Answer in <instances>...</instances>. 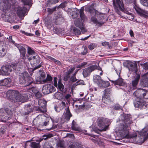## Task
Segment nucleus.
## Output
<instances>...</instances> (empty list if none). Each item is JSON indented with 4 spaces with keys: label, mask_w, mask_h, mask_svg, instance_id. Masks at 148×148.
Segmentation results:
<instances>
[{
    "label": "nucleus",
    "mask_w": 148,
    "mask_h": 148,
    "mask_svg": "<svg viewBox=\"0 0 148 148\" xmlns=\"http://www.w3.org/2000/svg\"><path fill=\"white\" fill-rule=\"evenodd\" d=\"M59 0H50V2L53 4H56V3L58 2Z\"/></svg>",
    "instance_id": "obj_57"
},
{
    "label": "nucleus",
    "mask_w": 148,
    "mask_h": 148,
    "mask_svg": "<svg viewBox=\"0 0 148 148\" xmlns=\"http://www.w3.org/2000/svg\"><path fill=\"white\" fill-rule=\"evenodd\" d=\"M48 17H47L45 18V24L46 26L48 28H51L52 27L51 22L50 21H48Z\"/></svg>",
    "instance_id": "obj_31"
},
{
    "label": "nucleus",
    "mask_w": 148,
    "mask_h": 148,
    "mask_svg": "<svg viewBox=\"0 0 148 148\" xmlns=\"http://www.w3.org/2000/svg\"><path fill=\"white\" fill-rule=\"evenodd\" d=\"M6 94L7 97L9 98L14 103H23L27 100V96L26 95L21 94L16 90H9L6 92Z\"/></svg>",
    "instance_id": "obj_2"
},
{
    "label": "nucleus",
    "mask_w": 148,
    "mask_h": 148,
    "mask_svg": "<svg viewBox=\"0 0 148 148\" xmlns=\"http://www.w3.org/2000/svg\"><path fill=\"white\" fill-rule=\"evenodd\" d=\"M54 63L58 65H60L61 64V62L59 61V60H58L56 59H55V60H54Z\"/></svg>",
    "instance_id": "obj_58"
},
{
    "label": "nucleus",
    "mask_w": 148,
    "mask_h": 148,
    "mask_svg": "<svg viewBox=\"0 0 148 148\" xmlns=\"http://www.w3.org/2000/svg\"><path fill=\"white\" fill-rule=\"evenodd\" d=\"M140 76L138 74L136 73V75L134 76V78L132 81V85L133 89H135L137 88V86L138 84L140 79Z\"/></svg>",
    "instance_id": "obj_12"
},
{
    "label": "nucleus",
    "mask_w": 148,
    "mask_h": 148,
    "mask_svg": "<svg viewBox=\"0 0 148 148\" xmlns=\"http://www.w3.org/2000/svg\"><path fill=\"white\" fill-rule=\"evenodd\" d=\"M84 9L83 8H82L79 11V13H80V17L82 20H86L87 18L85 16L84 12Z\"/></svg>",
    "instance_id": "obj_26"
},
{
    "label": "nucleus",
    "mask_w": 148,
    "mask_h": 148,
    "mask_svg": "<svg viewBox=\"0 0 148 148\" xmlns=\"http://www.w3.org/2000/svg\"><path fill=\"white\" fill-rule=\"evenodd\" d=\"M56 8H57V6H56L52 8H48L47 9V11L48 12V15H50L53 13L54 11L56 10Z\"/></svg>",
    "instance_id": "obj_40"
},
{
    "label": "nucleus",
    "mask_w": 148,
    "mask_h": 148,
    "mask_svg": "<svg viewBox=\"0 0 148 148\" xmlns=\"http://www.w3.org/2000/svg\"><path fill=\"white\" fill-rule=\"evenodd\" d=\"M19 82L20 84H23L25 85V83H26L25 80H26L25 78L23 77L20 76L19 77Z\"/></svg>",
    "instance_id": "obj_43"
},
{
    "label": "nucleus",
    "mask_w": 148,
    "mask_h": 148,
    "mask_svg": "<svg viewBox=\"0 0 148 148\" xmlns=\"http://www.w3.org/2000/svg\"><path fill=\"white\" fill-rule=\"evenodd\" d=\"M91 21L92 22L94 23L96 25H99L101 26L103 24V23H100L97 20V18L94 16H92L90 19Z\"/></svg>",
    "instance_id": "obj_27"
},
{
    "label": "nucleus",
    "mask_w": 148,
    "mask_h": 148,
    "mask_svg": "<svg viewBox=\"0 0 148 148\" xmlns=\"http://www.w3.org/2000/svg\"><path fill=\"white\" fill-rule=\"evenodd\" d=\"M97 66L92 65L83 70V74L84 77H86L89 75L91 73L97 69Z\"/></svg>",
    "instance_id": "obj_9"
},
{
    "label": "nucleus",
    "mask_w": 148,
    "mask_h": 148,
    "mask_svg": "<svg viewBox=\"0 0 148 148\" xmlns=\"http://www.w3.org/2000/svg\"><path fill=\"white\" fill-rule=\"evenodd\" d=\"M111 81L115 85H117L120 86H126V84L123 82V79L122 78L119 79L115 81L112 80Z\"/></svg>",
    "instance_id": "obj_19"
},
{
    "label": "nucleus",
    "mask_w": 148,
    "mask_h": 148,
    "mask_svg": "<svg viewBox=\"0 0 148 148\" xmlns=\"http://www.w3.org/2000/svg\"><path fill=\"white\" fill-rule=\"evenodd\" d=\"M128 68L130 71H134L136 75L137 70V66L136 63L130 62L128 64Z\"/></svg>",
    "instance_id": "obj_17"
},
{
    "label": "nucleus",
    "mask_w": 148,
    "mask_h": 148,
    "mask_svg": "<svg viewBox=\"0 0 148 148\" xmlns=\"http://www.w3.org/2000/svg\"><path fill=\"white\" fill-rule=\"evenodd\" d=\"M26 83L25 84V86H28L30 84L33 83L32 79V77H29L25 79Z\"/></svg>",
    "instance_id": "obj_28"
},
{
    "label": "nucleus",
    "mask_w": 148,
    "mask_h": 148,
    "mask_svg": "<svg viewBox=\"0 0 148 148\" xmlns=\"http://www.w3.org/2000/svg\"><path fill=\"white\" fill-rule=\"evenodd\" d=\"M74 23L75 26L79 28L84 25L82 21H80L79 20H77L74 21Z\"/></svg>",
    "instance_id": "obj_29"
},
{
    "label": "nucleus",
    "mask_w": 148,
    "mask_h": 148,
    "mask_svg": "<svg viewBox=\"0 0 148 148\" xmlns=\"http://www.w3.org/2000/svg\"><path fill=\"white\" fill-rule=\"evenodd\" d=\"M129 3H133L135 5V7H136V0H126Z\"/></svg>",
    "instance_id": "obj_54"
},
{
    "label": "nucleus",
    "mask_w": 148,
    "mask_h": 148,
    "mask_svg": "<svg viewBox=\"0 0 148 148\" xmlns=\"http://www.w3.org/2000/svg\"><path fill=\"white\" fill-rule=\"evenodd\" d=\"M53 78L49 74L47 75V77L45 78V81L44 82V83H45L48 82H51L52 81Z\"/></svg>",
    "instance_id": "obj_41"
},
{
    "label": "nucleus",
    "mask_w": 148,
    "mask_h": 148,
    "mask_svg": "<svg viewBox=\"0 0 148 148\" xmlns=\"http://www.w3.org/2000/svg\"><path fill=\"white\" fill-rule=\"evenodd\" d=\"M23 2L25 4L29 5L30 2V1L28 0H25L24 1H23Z\"/></svg>",
    "instance_id": "obj_64"
},
{
    "label": "nucleus",
    "mask_w": 148,
    "mask_h": 148,
    "mask_svg": "<svg viewBox=\"0 0 148 148\" xmlns=\"http://www.w3.org/2000/svg\"><path fill=\"white\" fill-rule=\"evenodd\" d=\"M112 1L113 2L115 11L118 14L121 15V13L120 11V10L126 14L129 15H131V13L129 12L124 8L122 1L120 0H112Z\"/></svg>",
    "instance_id": "obj_3"
},
{
    "label": "nucleus",
    "mask_w": 148,
    "mask_h": 148,
    "mask_svg": "<svg viewBox=\"0 0 148 148\" xmlns=\"http://www.w3.org/2000/svg\"><path fill=\"white\" fill-rule=\"evenodd\" d=\"M104 120L103 118H99L98 119V125L99 127V130L100 131H106L108 129V126L105 125Z\"/></svg>",
    "instance_id": "obj_10"
},
{
    "label": "nucleus",
    "mask_w": 148,
    "mask_h": 148,
    "mask_svg": "<svg viewBox=\"0 0 148 148\" xmlns=\"http://www.w3.org/2000/svg\"><path fill=\"white\" fill-rule=\"evenodd\" d=\"M66 6V4L65 3H61L58 6H57V8L58 9L59 8H64Z\"/></svg>",
    "instance_id": "obj_53"
},
{
    "label": "nucleus",
    "mask_w": 148,
    "mask_h": 148,
    "mask_svg": "<svg viewBox=\"0 0 148 148\" xmlns=\"http://www.w3.org/2000/svg\"><path fill=\"white\" fill-rule=\"evenodd\" d=\"M84 51L82 53V54L83 55H86L87 53V50L86 48H85V47H84Z\"/></svg>",
    "instance_id": "obj_61"
},
{
    "label": "nucleus",
    "mask_w": 148,
    "mask_h": 148,
    "mask_svg": "<svg viewBox=\"0 0 148 148\" xmlns=\"http://www.w3.org/2000/svg\"><path fill=\"white\" fill-rule=\"evenodd\" d=\"M71 97V95L69 94H66L65 96V99L68 101H70Z\"/></svg>",
    "instance_id": "obj_50"
},
{
    "label": "nucleus",
    "mask_w": 148,
    "mask_h": 148,
    "mask_svg": "<svg viewBox=\"0 0 148 148\" xmlns=\"http://www.w3.org/2000/svg\"><path fill=\"white\" fill-rule=\"evenodd\" d=\"M79 10L77 8L73 9V10L71 12L72 16L73 18H75L77 16L79 13Z\"/></svg>",
    "instance_id": "obj_25"
},
{
    "label": "nucleus",
    "mask_w": 148,
    "mask_h": 148,
    "mask_svg": "<svg viewBox=\"0 0 148 148\" xmlns=\"http://www.w3.org/2000/svg\"><path fill=\"white\" fill-rule=\"evenodd\" d=\"M105 92L102 100H104L106 99L109 100L111 96V92L110 89L109 88H107L105 90Z\"/></svg>",
    "instance_id": "obj_18"
},
{
    "label": "nucleus",
    "mask_w": 148,
    "mask_h": 148,
    "mask_svg": "<svg viewBox=\"0 0 148 148\" xmlns=\"http://www.w3.org/2000/svg\"><path fill=\"white\" fill-rule=\"evenodd\" d=\"M46 57L47 58V59H50V60H51V61L54 62V60H55V59L53 58V57H51V56H47Z\"/></svg>",
    "instance_id": "obj_59"
},
{
    "label": "nucleus",
    "mask_w": 148,
    "mask_h": 148,
    "mask_svg": "<svg viewBox=\"0 0 148 148\" xmlns=\"http://www.w3.org/2000/svg\"><path fill=\"white\" fill-rule=\"evenodd\" d=\"M58 86L59 90L62 91L63 90L64 88V86L63 85L62 83L61 82V79H60L58 80V83L57 84Z\"/></svg>",
    "instance_id": "obj_33"
},
{
    "label": "nucleus",
    "mask_w": 148,
    "mask_h": 148,
    "mask_svg": "<svg viewBox=\"0 0 148 148\" xmlns=\"http://www.w3.org/2000/svg\"><path fill=\"white\" fill-rule=\"evenodd\" d=\"M140 65L143 67V69L145 70L148 69V62L144 64H140Z\"/></svg>",
    "instance_id": "obj_45"
},
{
    "label": "nucleus",
    "mask_w": 148,
    "mask_h": 148,
    "mask_svg": "<svg viewBox=\"0 0 148 148\" xmlns=\"http://www.w3.org/2000/svg\"><path fill=\"white\" fill-rule=\"evenodd\" d=\"M35 54V52L29 47H28L27 48V56L29 58V56Z\"/></svg>",
    "instance_id": "obj_34"
},
{
    "label": "nucleus",
    "mask_w": 148,
    "mask_h": 148,
    "mask_svg": "<svg viewBox=\"0 0 148 148\" xmlns=\"http://www.w3.org/2000/svg\"><path fill=\"white\" fill-rule=\"evenodd\" d=\"M27 88L28 89L29 92H31L32 91V92H33L34 93V94L37 93V92L38 91L37 88L34 87H32L29 88V87L28 86Z\"/></svg>",
    "instance_id": "obj_36"
},
{
    "label": "nucleus",
    "mask_w": 148,
    "mask_h": 148,
    "mask_svg": "<svg viewBox=\"0 0 148 148\" xmlns=\"http://www.w3.org/2000/svg\"><path fill=\"white\" fill-rule=\"evenodd\" d=\"M101 80V77L99 75H95L93 76V81L97 83L98 85L99 84Z\"/></svg>",
    "instance_id": "obj_22"
},
{
    "label": "nucleus",
    "mask_w": 148,
    "mask_h": 148,
    "mask_svg": "<svg viewBox=\"0 0 148 148\" xmlns=\"http://www.w3.org/2000/svg\"><path fill=\"white\" fill-rule=\"evenodd\" d=\"M148 73L143 75L141 77L140 84L143 87H148Z\"/></svg>",
    "instance_id": "obj_8"
},
{
    "label": "nucleus",
    "mask_w": 148,
    "mask_h": 148,
    "mask_svg": "<svg viewBox=\"0 0 148 148\" xmlns=\"http://www.w3.org/2000/svg\"><path fill=\"white\" fill-rule=\"evenodd\" d=\"M97 46V45L94 43H92L89 45L88 46L89 49L90 50H92L95 48Z\"/></svg>",
    "instance_id": "obj_44"
},
{
    "label": "nucleus",
    "mask_w": 148,
    "mask_h": 148,
    "mask_svg": "<svg viewBox=\"0 0 148 148\" xmlns=\"http://www.w3.org/2000/svg\"><path fill=\"white\" fill-rule=\"evenodd\" d=\"M84 83V81L83 80H79L77 81L76 82L77 85L83 84Z\"/></svg>",
    "instance_id": "obj_60"
},
{
    "label": "nucleus",
    "mask_w": 148,
    "mask_h": 148,
    "mask_svg": "<svg viewBox=\"0 0 148 148\" xmlns=\"http://www.w3.org/2000/svg\"><path fill=\"white\" fill-rule=\"evenodd\" d=\"M70 148H82V145L78 143H76L74 144H71L69 146Z\"/></svg>",
    "instance_id": "obj_35"
},
{
    "label": "nucleus",
    "mask_w": 148,
    "mask_h": 148,
    "mask_svg": "<svg viewBox=\"0 0 148 148\" xmlns=\"http://www.w3.org/2000/svg\"><path fill=\"white\" fill-rule=\"evenodd\" d=\"M28 60L29 61H32L31 62H33L34 65H36L39 63L40 58L38 55H36L35 56L34 55L33 56H32L29 58Z\"/></svg>",
    "instance_id": "obj_15"
},
{
    "label": "nucleus",
    "mask_w": 148,
    "mask_h": 148,
    "mask_svg": "<svg viewBox=\"0 0 148 148\" xmlns=\"http://www.w3.org/2000/svg\"><path fill=\"white\" fill-rule=\"evenodd\" d=\"M134 103L135 107L136 108H141L144 105V103L142 102V100H140L138 101V99H137Z\"/></svg>",
    "instance_id": "obj_20"
},
{
    "label": "nucleus",
    "mask_w": 148,
    "mask_h": 148,
    "mask_svg": "<svg viewBox=\"0 0 148 148\" xmlns=\"http://www.w3.org/2000/svg\"><path fill=\"white\" fill-rule=\"evenodd\" d=\"M75 67H71L70 68L69 70L67 72L68 75H69L70 74L72 73V72L75 70Z\"/></svg>",
    "instance_id": "obj_46"
},
{
    "label": "nucleus",
    "mask_w": 148,
    "mask_h": 148,
    "mask_svg": "<svg viewBox=\"0 0 148 148\" xmlns=\"http://www.w3.org/2000/svg\"><path fill=\"white\" fill-rule=\"evenodd\" d=\"M38 104L40 107L39 110L42 113L46 112L47 101L43 99H40L38 101Z\"/></svg>",
    "instance_id": "obj_11"
},
{
    "label": "nucleus",
    "mask_w": 148,
    "mask_h": 148,
    "mask_svg": "<svg viewBox=\"0 0 148 148\" xmlns=\"http://www.w3.org/2000/svg\"><path fill=\"white\" fill-rule=\"evenodd\" d=\"M143 4V5L148 7V0H144Z\"/></svg>",
    "instance_id": "obj_56"
},
{
    "label": "nucleus",
    "mask_w": 148,
    "mask_h": 148,
    "mask_svg": "<svg viewBox=\"0 0 148 148\" xmlns=\"http://www.w3.org/2000/svg\"><path fill=\"white\" fill-rule=\"evenodd\" d=\"M55 88L51 84H47L43 86L42 92L43 94H48L55 91Z\"/></svg>",
    "instance_id": "obj_6"
},
{
    "label": "nucleus",
    "mask_w": 148,
    "mask_h": 148,
    "mask_svg": "<svg viewBox=\"0 0 148 148\" xmlns=\"http://www.w3.org/2000/svg\"><path fill=\"white\" fill-rule=\"evenodd\" d=\"M35 96L37 99H39L41 97L42 94L39 91L35 94Z\"/></svg>",
    "instance_id": "obj_51"
},
{
    "label": "nucleus",
    "mask_w": 148,
    "mask_h": 148,
    "mask_svg": "<svg viewBox=\"0 0 148 148\" xmlns=\"http://www.w3.org/2000/svg\"><path fill=\"white\" fill-rule=\"evenodd\" d=\"M8 79L5 78L3 79L0 80V86H5L7 85L9 82Z\"/></svg>",
    "instance_id": "obj_30"
},
{
    "label": "nucleus",
    "mask_w": 148,
    "mask_h": 148,
    "mask_svg": "<svg viewBox=\"0 0 148 148\" xmlns=\"http://www.w3.org/2000/svg\"><path fill=\"white\" fill-rule=\"evenodd\" d=\"M110 85L109 82L108 81H104L101 80L99 86L100 87H106Z\"/></svg>",
    "instance_id": "obj_23"
},
{
    "label": "nucleus",
    "mask_w": 148,
    "mask_h": 148,
    "mask_svg": "<svg viewBox=\"0 0 148 148\" xmlns=\"http://www.w3.org/2000/svg\"><path fill=\"white\" fill-rule=\"evenodd\" d=\"M79 28L81 29L82 32L83 33L86 32H87V30L84 27V25Z\"/></svg>",
    "instance_id": "obj_55"
},
{
    "label": "nucleus",
    "mask_w": 148,
    "mask_h": 148,
    "mask_svg": "<svg viewBox=\"0 0 148 148\" xmlns=\"http://www.w3.org/2000/svg\"><path fill=\"white\" fill-rule=\"evenodd\" d=\"M85 10L90 12L91 14L96 13V10L93 7L91 6H87L85 8Z\"/></svg>",
    "instance_id": "obj_24"
},
{
    "label": "nucleus",
    "mask_w": 148,
    "mask_h": 148,
    "mask_svg": "<svg viewBox=\"0 0 148 148\" xmlns=\"http://www.w3.org/2000/svg\"><path fill=\"white\" fill-rule=\"evenodd\" d=\"M44 148H53V147L51 146L49 144H45L44 145Z\"/></svg>",
    "instance_id": "obj_63"
},
{
    "label": "nucleus",
    "mask_w": 148,
    "mask_h": 148,
    "mask_svg": "<svg viewBox=\"0 0 148 148\" xmlns=\"http://www.w3.org/2000/svg\"><path fill=\"white\" fill-rule=\"evenodd\" d=\"M30 145L33 148H40L39 143H37L35 142H32L31 143Z\"/></svg>",
    "instance_id": "obj_38"
},
{
    "label": "nucleus",
    "mask_w": 148,
    "mask_h": 148,
    "mask_svg": "<svg viewBox=\"0 0 148 148\" xmlns=\"http://www.w3.org/2000/svg\"><path fill=\"white\" fill-rule=\"evenodd\" d=\"M113 108L115 110H120L121 109V107L119 104H116L114 105Z\"/></svg>",
    "instance_id": "obj_47"
},
{
    "label": "nucleus",
    "mask_w": 148,
    "mask_h": 148,
    "mask_svg": "<svg viewBox=\"0 0 148 148\" xmlns=\"http://www.w3.org/2000/svg\"><path fill=\"white\" fill-rule=\"evenodd\" d=\"M141 135L143 137V139L141 143H143L144 141L148 138V123L146 125L145 127L142 130L141 133Z\"/></svg>",
    "instance_id": "obj_14"
},
{
    "label": "nucleus",
    "mask_w": 148,
    "mask_h": 148,
    "mask_svg": "<svg viewBox=\"0 0 148 148\" xmlns=\"http://www.w3.org/2000/svg\"><path fill=\"white\" fill-rule=\"evenodd\" d=\"M27 11V9L25 7H18L17 10V14L20 17H24L26 14Z\"/></svg>",
    "instance_id": "obj_16"
},
{
    "label": "nucleus",
    "mask_w": 148,
    "mask_h": 148,
    "mask_svg": "<svg viewBox=\"0 0 148 148\" xmlns=\"http://www.w3.org/2000/svg\"><path fill=\"white\" fill-rule=\"evenodd\" d=\"M72 32L75 35H77L80 34L81 32L80 30L76 28V27H74L72 30Z\"/></svg>",
    "instance_id": "obj_37"
},
{
    "label": "nucleus",
    "mask_w": 148,
    "mask_h": 148,
    "mask_svg": "<svg viewBox=\"0 0 148 148\" xmlns=\"http://www.w3.org/2000/svg\"><path fill=\"white\" fill-rule=\"evenodd\" d=\"M65 114L66 118L68 120H69L71 117L72 116V115L69 109V107L67 108L66 110Z\"/></svg>",
    "instance_id": "obj_32"
},
{
    "label": "nucleus",
    "mask_w": 148,
    "mask_h": 148,
    "mask_svg": "<svg viewBox=\"0 0 148 148\" xmlns=\"http://www.w3.org/2000/svg\"><path fill=\"white\" fill-rule=\"evenodd\" d=\"M14 45L18 48L20 53V58H22L23 60V62L26 59L25 54L26 52V50L25 48L21 44L15 43Z\"/></svg>",
    "instance_id": "obj_7"
},
{
    "label": "nucleus",
    "mask_w": 148,
    "mask_h": 148,
    "mask_svg": "<svg viewBox=\"0 0 148 148\" xmlns=\"http://www.w3.org/2000/svg\"><path fill=\"white\" fill-rule=\"evenodd\" d=\"M60 105L61 106V107H60V110H62L64 109L66 106L65 103L64 102L62 101L61 103H60Z\"/></svg>",
    "instance_id": "obj_49"
},
{
    "label": "nucleus",
    "mask_w": 148,
    "mask_h": 148,
    "mask_svg": "<svg viewBox=\"0 0 148 148\" xmlns=\"http://www.w3.org/2000/svg\"><path fill=\"white\" fill-rule=\"evenodd\" d=\"M114 69L118 75H120L121 70V68L119 66H117L114 68Z\"/></svg>",
    "instance_id": "obj_42"
},
{
    "label": "nucleus",
    "mask_w": 148,
    "mask_h": 148,
    "mask_svg": "<svg viewBox=\"0 0 148 148\" xmlns=\"http://www.w3.org/2000/svg\"><path fill=\"white\" fill-rule=\"evenodd\" d=\"M102 45L103 46L106 47L109 45V43L107 42H104L102 43Z\"/></svg>",
    "instance_id": "obj_62"
},
{
    "label": "nucleus",
    "mask_w": 148,
    "mask_h": 148,
    "mask_svg": "<svg viewBox=\"0 0 148 148\" xmlns=\"http://www.w3.org/2000/svg\"><path fill=\"white\" fill-rule=\"evenodd\" d=\"M55 97L58 99L60 100L62 98V95L60 92H57L55 94Z\"/></svg>",
    "instance_id": "obj_39"
},
{
    "label": "nucleus",
    "mask_w": 148,
    "mask_h": 148,
    "mask_svg": "<svg viewBox=\"0 0 148 148\" xmlns=\"http://www.w3.org/2000/svg\"><path fill=\"white\" fill-rule=\"evenodd\" d=\"M134 8L136 12L140 16L145 18L148 17V11L141 9L137 6L134 7Z\"/></svg>",
    "instance_id": "obj_13"
},
{
    "label": "nucleus",
    "mask_w": 148,
    "mask_h": 148,
    "mask_svg": "<svg viewBox=\"0 0 148 148\" xmlns=\"http://www.w3.org/2000/svg\"><path fill=\"white\" fill-rule=\"evenodd\" d=\"M57 78L56 77H54L53 80V84L54 86L57 87H58V85L57 83Z\"/></svg>",
    "instance_id": "obj_52"
},
{
    "label": "nucleus",
    "mask_w": 148,
    "mask_h": 148,
    "mask_svg": "<svg viewBox=\"0 0 148 148\" xmlns=\"http://www.w3.org/2000/svg\"><path fill=\"white\" fill-rule=\"evenodd\" d=\"M41 72L40 74V79H37V81L39 82L40 83L43 82L44 83V82L45 81L46 78V74L45 72H43L42 70L40 71Z\"/></svg>",
    "instance_id": "obj_21"
},
{
    "label": "nucleus",
    "mask_w": 148,
    "mask_h": 148,
    "mask_svg": "<svg viewBox=\"0 0 148 148\" xmlns=\"http://www.w3.org/2000/svg\"><path fill=\"white\" fill-rule=\"evenodd\" d=\"M120 118L123 121L119 126V130L121 131V135L123 138H130L131 137L129 134V130L130 125L132 123V118L128 114H122Z\"/></svg>",
    "instance_id": "obj_1"
},
{
    "label": "nucleus",
    "mask_w": 148,
    "mask_h": 148,
    "mask_svg": "<svg viewBox=\"0 0 148 148\" xmlns=\"http://www.w3.org/2000/svg\"><path fill=\"white\" fill-rule=\"evenodd\" d=\"M16 66L15 64H8L3 65L1 67V74L4 75H9L12 71V69H16Z\"/></svg>",
    "instance_id": "obj_4"
},
{
    "label": "nucleus",
    "mask_w": 148,
    "mask_h": 148,
    "mask_svg": "<svg viewBox=\"0 0 148 148\" xmlns=\"http://www.w3.org/2000/svg\"><path fill=\"white\" fill-rule=\"evenodd\" d=\"M22 75L21 76H20L23 77L25 78V79L29 77V75L28 73L27 72H24L22 74Z\"/></svg>",
    "instance_id": "obj_48"
},
{
    "label": "nucleus",
    "mask_w": 148,
    "mask_h": 148,
    "mask_svg": "<svg viewBox=\"0 0 148 148\" xmlns=\"http://www.w3.org/2000/svg\"><path fill=\"white\" fill-rule=\"evenodd\" d=\"M148 93V91L145 89H140L135 91L134 93V95L135 96L140 98H144L148 99L146 97V95Z\"/></svg>",
    "instance_id": "obj_5"
}]
</instances>
